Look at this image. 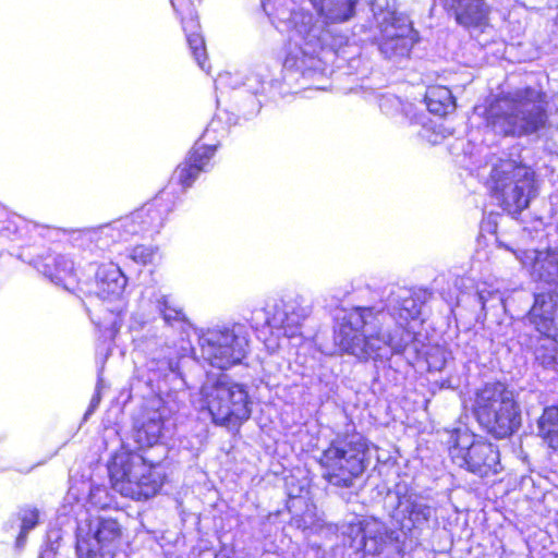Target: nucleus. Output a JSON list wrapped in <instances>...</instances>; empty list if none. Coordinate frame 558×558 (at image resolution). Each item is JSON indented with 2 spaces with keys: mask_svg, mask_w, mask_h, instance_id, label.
Wrapping results in <instances>:
<instances>
[{
  "mask_svg": "<svg viewBox=\"0 0 558 558\" xmlns=\"http://www.w3.org/2000/svg\"><path fill=\"white\" fill-rule=\"evenodd\" d=\"M378 47L386 58L391 59L407 56L411 49V41L403 33L387 34L380 38Z\"/></svg>",
  "mask_w": 558,
  "mask_h": 558,
  "instance_id": "nucleus-24",
  "label": "nucleus"
},
{
  "mask_svg": "<svg viewBox=\"0 0 558 558\" xmlns=\"http://www.w3.org/2000/svg\"><path fill=\"white\" fill-rule=\"evenodd\" d=\"M368 440L356 432L339 434L322 451L317 463L323 478L331 486L350 488L366 471Z\"/></svg>",
  "mask_w": 558,
  "mask_h": 558,
  "instance_id": "nucleus-4",
  "label": "nucleus"
},
{
  "mask_svg": "<svg viewBox=\"0 0 558 558\" xmlns=\"http://www.w3.org/2000/svg\"><path fill=\"white\" fill-rule=\"evenodd\" d=\"M13 211H11L10 209H8L5 206L3 205H0V226L3 223V222H7L8 219H10V215L12 214Z\"/></svg>",
  "mask_w": 558,
  "mask_h": 558,
  "instance_id": "nucleus-32",
  "label": "nucleus"
},
{
  "mask_svg": "<svg viewBox=\"0 0 558 558\" xmlns=\"http://www.w3.org/2000/svg\"><path fill=\"white\" fill-rule=\"evenodd\" d=\"M534 90L531 87L514 93H500L489 99L483 118L487 126L505 137H523L544 129L548 123L544 104H533Z\"/></svg>",
  "mask_w": 558,
  "mask_h": 558,
  "instance_id": "nucleus-1",
  "label": "nucleus"
},
{
  "mask_svg": "<svg viewBox=\"0 0 558 558\" xmlns=\"http://www.w3.org/2000/svg\"><path fill=\"white\" fill-rule=\"evenodd\" d=\"M108 474L116 492L136 501L155 497L166 480L159 462L135 450L116 453L108 462Z\"/></svg>",
  "mask_w": 558,
  "mask_h": 558,
  "instance_id": "nucleus-3",
  "label": "nucleus"
},
{
  "mask_svg": "<svg viewBox=\"0 0 558 558\" xmlns=\"http://www.w3.org/2000/svg\"><path fill=\"white\" fill-rule=\"evenodd\" d=\"M312 31V26L307 28L306 33L310 34Z\"/></svg>",
  "mask_w": 558,
  "mask_h": 558,
  "instance_id": "nucleus-35",
  "label": "nucleus"
},
{
  "mask_svg": "<svg viewBox=\"0 0 558 558\" xmlns=\"http://www.w3.org/2000/svg\"><path fill=\"white\" fill-rule=\"evenodd\" d=\"M247 339L232 329L216 332L203 344L205 359L218 369L226 371L240 364L247 353Z\"/></svg>",
  "mask_w": 558,
  "mask_h": 558,
  "instance_id": "nucleus-11",
  "label": "nucleus"
},
{
  "mask_svg": "<svg viewBox=\"0 0 558 558\" xmlns=\"http://www.w3.org/2000/svg\"><path fill=\"white\" fill-rule=\"evenodd\" d=\"M218 146V144L204 143L203 137L194 143L173 171V178L182 189L191 187L201 173L209 170Z\"/></svg>",
  "mask_w": 558,
  "mask_h": 558,
  "instance_id": "nucleus-12",
  "label": "nucleus"
},
{
  "mask_svg": "<svg viewBox=\"0 0 558 558\" xmlns=\"http://www.w3.org/2000/svg\"><path fill=\"white\" fill-rule=\"evenodd\" d=\"M546 339H550L554 342L558 343V320L555 319L554 325L550 327V330L546 332L544 336Z\"/></svg>",
  "mask_w": 558,
  "mask_h": 558,
  "instance_id": "nucleus-31",
  "label": "nucleus"
},
{
  "mask_svg": "<svg viewBox=\"0 0 558 558\" xmlns=\"http://www.w3.org/2000/svg\"><path fill=\"white\" fill-rule=\"evenodd\" d=\"M158 248L156 246L138 244L132 247L130 258L140 265L154 263Z\"/></svg>",
  "mask_w": 558,
  "mask_h": 558,
  "instance_id": "nucleus-28",
  "label": "nucleus"
},
{
  "mask_svg": "<svg viewBox=\"0 0 558 558\" xmlns=\"http://www.w3.org/2000/svg\"><path fill=\"white\" fill-rule=\"evenodd\" d=\"M447 450L453 462L482 478L501 471L500 453L494 444L460 428L449 432Z\"/></svg>",
  "mask_w": 558,
  "mask_h": 558,
  "instance_id": "nucleus-8",
  "label": "nucleus"
},
{
  "mask_svg": "<svg viewBox=\"0 0 558 558\" xmlns=\"http://www.w3.org/2000/svg\"><path fill=\"white\" fill-rule=\"evenodd\" d=\"M202 409L216 426L239 432L252 414L248 387L226 376H219L201 388Z\"/></svg>",
  "mask_w": 558,
  "mask_h": 558,
  "instance_id": "nucleus-5",
  "label": "nucleus"
},
{
  "mask_svg": "<svg viewBox=\"0 0 558 558\" xmlns=\"http://www.w3.org/2000/svg\"><path fill=\"white\" fill-rule=\"evenodd\" d=\"M291 523L299 530L306 531L323 526L322 520L316 511V506L305 500V510L291 517Z\"/></svg>",
  "mask_w": 558,
  "mask_h": 558,
  "instance_id": "nucleus-25",
  "label": "nucleus"
},
{
  "mask_svg": "<svg viewBox=\"0 0 558 558\" xmlns=\"http://www.w3.org/2000/svg\"><path fill=\"white\" fill-rule=\"evenodd\" d=\"M163 318H165V320H167V322H169V320H170V316H169L168 314H166V313H163Z\"/></svg>",
  "mask_w": 558,
  "mask_h": 558,
  "instance_id": "nucleus-34",
  "label": "nucleus"
},
{
  "mask_svg": "<svg viewBox=\"0 0 558 558\" xmlns=\"http://www.w3.org/2000/svg\"><path fill=\"white\" fill-rule=\"evenodd\" d=\"M558 311V293L555 291H543L534 294L533 304L526 316L529 322L542 335L550 330Z\"/></svg>",
  "mask_w": 558,
  "mask_h": 558,
  "instance_id": "nucleus-18",
  "label": "nucleus"
},
{
  "mask_svg": "<svg viewBox=\"0 0 558 558\" xmlns=\"http://www.w3.org/2000/svg\"><path fill=\"white\" fill-rule=\"evenodd\" d=\"M25 538L26 537L21 536V532H20L19 535H17V542L19 543H23L25 541Z\"/></svg>",
  "mask_w": 558,
  "mask_h": 558,
  "instance_id": "nucleus-33",
  "label": "nucleus"
},
{
  "mask_svg": "<svg viewBox=\"0 0 558 558\" xmlns=\"http://www.w3.org/2000/svg\"><path fill=\"white\" fill-rule=\"evenodd\" d=\"M360 550L363 557L398 558L403 555V542L393 531L385 529L374 533H364Z\"/></svg>",
  "mask_w": 558,
  "mask_h": 558,
  "instance_id": "nucleus-16",
  "label": "nucleus"
},
{
  "mask_svg": "<svg viewBox=\"0 0 558 558\" xmlns=\"http://www.w3.org/2000/svg\"><path fill=\"white\" fill-rule=\"evenodd\" d=\"M425 102L430 113L446 117L456 110V98L452 92L442 85H432L425 94Z\"/></svg>",
  "mask_w": 558,
  "mask_h": 558,
  "instance_id": "nucleus-21",
  "label": "nucleus"
},
{
  "mask_svg": "<svg viewBox=\"0 0 558 558\" xmlns=\"http://www.w3.org/2000/svg\"><path fill=\"white\" fill-rule=\"evenodd\" d=\"M21 520V536L26 537L28 531L39 523V510L36 507L25 506L19 512Z\"/></svg>",
  "mask_w": 558,
  "mask_h": 558,
  "instance_id": "nucleus-27",
  "label": "nucleus"
},
{
  "mask_svg": "<svg viewBox=\"0 0 558 558\" xmlns=\"http://www.w3.org/2000/svg\"><path fill=\"white\" fill-rule=\"evenodd\" d=\"M126 281L120 267L112 262L101 263L95 274L94 294L104 302L95 324L111 338L119 332L126 312L128 302L123 296Z\"/></svg>",
  "mask_w": 558,
  "mask_h": 558,
  "instance_id": "nucleus-7",
  "label": "nucleus"
},
{
  "mask_svg": "<svg viewBox=\"0 0 558 558\" xmlns=\"http://www.w3.org/2000/svg\"><path fill=\"white\" fill-rule=\"evenodd\" d=\"M169 207L160 199L145 203L129 215L120 217L109 227L111 235L116 233L120 239L128 240L132 236H144L157 233L163 226Z\"/></svg>",
  "mask_w": 558,
  "mask_h": 558,
  "instance_id": "nucleus-9",
  "label": "nucleus"
},
{
  "mask_svg": "<svg viewBox=\"0 0 558 558\" xmlns=\"http://www.w3.org/2000/svg\"><path fill=\"white\" fill-rule=\"evenodd\" d=\"M43 272L50 280L65 287L74 276L73 262L62 255H48L43 263Z\"/></svg>",
  "mask_w": 558,
  "mask_h": 558,
  "instance_id": "nucleus-23",
  "label": "nucleus"
},
{
  "mask_svg": "<svg viewBox=\"0 0 558 558\" xmlns=\"http://www.w3.org/2000/svg\"><path fill=\"white\" fill-rule=\"evenodd\" d=\"M122 527L118 520L101 518L93 535L76 541L78 558H114L122 544Z\"/></svg>",
  "mask_w": 558,
  "mask_h": 558,
  "instance_id": "nucleus-10",
  "label": "nucleus"
},
{
  "mask_svg": "<svg viewBox=\"0 0 558 558\" xmlns=\"http://www.w3.org/2000/svg\"><path fill=\"white\" fill-rule=\"evenodd\" d=\"M372 315L371 308L359 307L355 314L344 317L339 323L333 331V343L340 353L354 356L364 336L363 328L366 318Z\"/></svg>",
  "mask_w": 558,
  "mask_h": 558,
  "instance_id": "nucleus-15",
  "label": "nucleus"
},
{
  "mask_svg": "<svg viewBox=\"0 0 558 558\" xmlns=\"http://www.w3.org/2000/svg\"><path fill=\"white\" fill-rule=\"evenodd\" d=\"M407 310L403 305L399 308V317L407 320V324L403 325L401 322H399L400 327H402L408 333L414 335L415 332L413 330H410L409 323L410 320H416L418 318L420 312L416 310L413 313H410L409 316H403L402 312Z\"/></svg>",
  "mask_w": 558,
  "mask_h": 558,
  "instance_id": "nucleus-30",
  "label": "nucleus"
},
{
  "mask_svg": "<svg viewBox=\"0 0 558 558\" xmlns=\"http://www.w3.org/2000/svg\"><path fill=\"white\" fill-rule=\"evenodd\" d=\"M171 3L180 17V22L185 33L186 43L191 49L193 58L201 69L209 71L207 64V50L205 38L201 32V23L192 0H171Z\"/></svg>",
  "mask_w": 558,
  "mask_h": 558,
  "instance_id": "nucleus-13",
  "label": "nucleus"
},
{
  "mask_svg": "<svg viewBox=\"0 0 558 558\" xmlns=\"http://www.w3.org/2000/svg\"><path fill=\"white\" fill-rule=\"evenodd\" d=\"M29 222L22 216L12 213L10 219L0 226V234L5 236L22 238L29 231Z\"/></svg>",
  "mask_w": 558,
  "mask_h": 558,
  "instance_id": "nucleus-26",
  "label": "nucleus"
},
{
  "mask_svg": "<svg viewBox=\"0 0 558 558\" xmlns=\"http://www.w3.org/2000/svg\"><path fill=\"white\" fill-rule=\"evenodd\" d=\"M471 412L481 429L495 439H506L522 424L513 391L500 380L485 383L474 392Z\"/></svg>",
  "mask_w": 558,
  "mask_h": 558,
  "instance_id": "nucleus-2",
  "label": "nucleus"
},
{
  "mask_svg": "<svg viewBox=\"0 0 558 558\" xmlns=\"http://www.w3.org/2000/svg\"><path fill=\"white\" fill-rule=\"evenodd\" d=\"M442 8L466 29L485 28L489 24L490 7L486 0H440Z\"/></svg>",
  "mask_w": 558,
  "mask_h": 558,
  "instance_id": "nucleus-14",
  "label": "nucleus"
},
{
  "mask_svg": "<svg viewBox=\"0 0 558 558\" xmlns=\"http://www.w3.org/2000/svg\"><path fill=\"white\" fill-rule=\"evenodd\" d=\"M318 15L329 23H342L355 13L357 0H310Z\"/></svg>",
  "mask_w": 558,
  "mask_h": 558,
  "instance_id": "nucleus-19",
  "label": "nucleus"
},
{
  "mask_svg": "<svg viewBox=\"0 0 558 558\" xmlns=\"http://www.w3.org/2000/svg\"><path fill=\"white\" fill-rule=\"evenodd\" d=\"M165 416L158 409L144 408L134 424L133 437L140 450L161 444Z\"/></svg>",
  "mask_w": 558,
  "mask_h": 558,
  "instance_id": "nucleus-17",
  "label": "nucleus"
},
{
  "mask_svg": "<svg viewBox=\"0 0 558 558\" xmlns=\"http://www.w3.org/2000/svg\"><path fill=\"white\" fill-rule=\"evenodd\" d=\"M304 58L305 54L302 58H299L295 53H288L283 60V66L289 71H300L304 72Z\"/></svg>",
  "mask_w": 558,
  "mask_h": 558,
  "instance_id": "nucleus-29",
  "label": "nucleus"
},
{
  "mask_svg": "<svg viewBox=\"0 0 558 558\" xmlns=\"http://www.w3.org/2000/svg\"><path fill=\"white\" fill-rule=\"evenodd\" d=\"M391 354L390 343L383 336L375 333L363 336L361 345L354 354L360 361L384 362L389 360Z\"/></svg>",
  "mask_w": 558,
  "mask_h": 558,
  "instance_id": "nucleus-20",
  "label": "nucleus"
},
{
  "mask_svg": "<svg viewBox=\"0 0 558 558\" xmlns=\"http://www.w3.org/2000/svg\"><path fill=\"white\" fill-rule=\"evenodd\" d=\"M489 196L507 213L519 215L530 205L535 191V172L514 160L496 163L488 175Z\"/></svg>",
  "mask_w": 558,
  "mask_h": 558,
  "instance_id": "nucleus-6",
  "label": "nucleus"
},
{
  "mask_svg": "<svg viewBox=\"0 0 558 558\" xmlns=\"http://www.w3.org/2000/svg\"><path fill=\"white\" fill-rule=\"evenodd\" d=\"M537 435L553 451L558 452V405H547L537 418Z\"/></svg>",
  "mask_w": 558,
  "mask_h": 558,
  "instance_id": "nucleus-22",
  "label": "nucleus"
}]
</instances>
